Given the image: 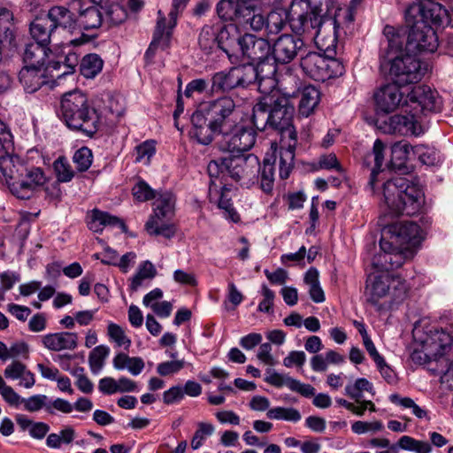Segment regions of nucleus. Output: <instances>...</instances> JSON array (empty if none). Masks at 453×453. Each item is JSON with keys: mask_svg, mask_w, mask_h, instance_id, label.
Wrapping results in <instances>:
<instances>
[{"mask_svg": "<svg viewBox=\"0 0 453 453\" xmlns=\"http://www.w3.org/2000/svg\"><path fill=\"white\" fill-rule=\"evenodd\" d=\"M19 280L20 274L17 272L5 271L0 273V301L4 300L5 292L12 289Z\"/></svg>", "mask_w": 453, "mask_h": 453, "instance_id": "obj_58", "label": "nucleus"}, {"mask_svg": "<svg viewBox=\"0 0 453 453\" xmlns=\"http://www.w3.org/2000/svg\"><path fill=\"white\" fill-rule=\"evenodd\" d=\"M157 21L156 28L153 34L152 42L150 44L146 54L153 52L158 46H161L163 50L166 49L170 43V38L172 35L171 19L166 27V19L161 10L157 12Z\"/></svg>", "mask_w": 453, "mask_h": 453, "instance_id": "obj_29", "label": "nucleus"}, {"mask_svg": "<svg viewBox=\"0 0 453 453\" xmlns=\"http://www.w3.org/2000/svg\"><path fill=\"white\" fill-rule=\"evenodd\" d=\"M389 64V75L395 83L408 85L419 81L428 70V65L423 63L415 54L406 51L387 60Z\"/></svg>", "mask_w": 453, "mask_h": 453, "instance_id": "obj_8", "label": "nucleus"}, {"mask_svg": "<svg viewBox=\"0 0 453 453\" xmlns=\"http://www.w3.org/2000/svg\"><path fill=\"white\" fill-rule=\"evenodd\" d=\"M48 397L45 395H35L30 396L28 399L24 400L25 409L28 411L34 412L41 410L42 407L50 414H54L51 406L46 403Z\"/></svg>", "mask_w": 453, "mask_h": 453, "instance_id": "obj_60", "label": "nucleus"}, {"mask_svg": "<svg viewBox=\"0 0 453 453\" xmlns=\"http://www.w3.org/2000/svg\"><path fill=\"white\" fill-rule=\"evenodd\" d=\"M303 45V39H296L291 35H280L272 46L271 61L273 63L271 73L273 74L276 72V67L273 64L284 65L290 63Z\"/></svg>", "mask_w": 453, "mask_h": 453, "instance_id": "obj_17", "label": "nucleus"}, {"mask_svg": "<svg viewBox=\"0 0 453 453\" xmlns=\"http://www.w3.org/2000/svg\"><path fill=\"white\" fill-rule=\"evenodd\" d=\"M165 219H157L150 218L146 225V230L150 234L162 235L167 239L173 237L175 234L174 226L172 224H165Z\"/></svg>", "mask_w": 453, "mask_h": 453, "instance_id": "obj_48", "label": "nucleus"}, {"mask_svg": "<svg viewBox=\"0 0 453 453\" xmlns=\"http://www.w3.org/2000/svg\"><path fill=\"white\" fill-rule=\"evenodd\" d=\"M275 163L276 159L271 162L270 159L265 158L263 165H260V186L262 190L267 194L271 193L273 189Z\"/></svg>", "mask_w": 453, "mask_h": 453, "instance_id": "obj_44", "label": "nucleus"}, {"mask_svg": "<svg viewBox=\"0 0 453 453\" xmlns=\"http://www.w3.org/2000/svg\"><path fill=\"white\" fill-rule=\"evenodd\" d=\"M50 51L49 47L38 42L27 43L22 53L23 62L28 66H42Z\"/></svg>", "mask_w": 453, "mask_h": 453, "instance_id": "obj_37", "label": "nucleus"}, {"mask_svg": "<svg viewBox=\"0 0 453 453\" xmlns=\"http://www.w3.org/2000/svg\"><path fill=\"white\" fill-rule=\"evenodd\" d=\"M14 27L12 12L5 7H0V41L12 44Z\"/></svg>", "mask_w": 453, "mask_h": 453, "instance_id": "obj_41", "label": "nucleus"}, {"mask_svg": "<svg viewBox=\"0 0 453 453\" xmlns=\"http://www.w3.org/2000/svg\"><path fill=\"white\" fill-rule=\"evenodd\" d=\"M64 53L65 57L63 61H50L48 63L49 69H50L51 72L62 70L60 73L55 75L50 74L51 79H60L63 76L72 74L75 72L76 67L80 65L81 61L78 53L72 51L71 49H68V51Z\"/></svg>", "mask_w": 453, "mask_h": 453, "instance_id": "obj_34", "label": "nucleus"}, {"mask_svg": "<svg viewBox=\"0 0 453 453\" xmlns=\"http://www.w3.org/2000/svg\"><path fill=\"white\" fill-rule=\"evenodd\" d=\"M287 22L297 35L308 33L311 27V1L293 0L288 12L282 9L270 12L266 16L267 34L277 35Z\"/></svg>", "mask_w": 453, "mask_h": 453, "instance_id": "obj_5", "label": "nucleus"}, {"mask_svg": "<svg viewBox=\"0 0 453 453\" xmlns=\"http://www.w3.org/2000/svg\"><path fill=\"white\" fill-rule=\"evenodd\" d=\"M375 365L388 384L395 386L398 383L399 378L396 372L386 362L384 357L381 362H376Z\"/></svg>", "mask_w": 453, "mask_h": 453, "instance_id": "obj_63", "label": "nucleus"}, {"mask_svg": "<svg viewBox=\"0 0 453 453\" xmlns=\"http://www.w3.org/2000/svg\"><path fill=\"white\" fill-rule=\"evenodd\" d=\"M54 171L57 176V182H69L74 176V171L64 156L58 157L53 163Z\"/></svg>", "mask_w": 453, "mask_h": 453, "instance_id": "obj_50", "label": "nucleus"}, {"mask_svg": "<svg viewBox=\"0 0 453 453\" xmlns=\"http://www.w3.org/2000/svg\"><path fill=\"white\" fill-rule=\"evenodd\" d=\"M46 182L44 172L40 167L27 168L18 180L17 184H12V194L19 198H28L29 193L37 187L42 186Z\"/></svg>", "mask_w": 453, "mask_h": 453, "instance_id": "obj_21", "label": "nucleus"}, {"mask_svg": "<svg viewBox=\"0 0 453 453\" xmlns=\"http://www.w3.org/2000/svg\"><path fill=\"white\" fill-rule=\"evenodd\" d=\"M294 105L284 96L267 95L253 107L252 124L258 131H276L280 136L279 175L281 180L289 177L296 154L310 150L311 134L304 128L298 138L293 125Z\"/></svg>", "mask_w": 453, "mask_h": 453, "instance_id": "obj_1", "label": "nucleus"}, {"mask_svg": "<svg viewBox=\"0 0 453 453\" xmlns=\"http://www.w3.org/2000/svg\"><path fill=\"white\" fill-rule=\"evenodd\" d=\"M26 171V165L20 158L10 153L0 155V172L12 192V184H17Z\"/></svg>", "mask_w": 453, "mask_h": 453, "instance_id": "obj_24", "label": "nucleus"}, {"mask_svg": "<svg viewBox=\"0 0 453 453\" xmlns=\"http://www.w3.org/2000/svg\"><path fill=\"white\" fill-rule=\"evenodd\" d=\"M77 27L81 30H93L104 24V16L101 5H91L79 12L77 16Z\"/></svg>", "mask_w": 453, "mask_h": 453, "instance_id": "obj_30", "label": "nucleus"}, {"mask_svg": "<svg viewBox=\"0 0 453 453\" xmlns=\"http://www.w3.org/2000/svg\"><path fill=\"white\" fill-rule=\"evenodd\" d=\"M245 7L247 5H242L238 0H220L216 6V12L222 20L240 23Z\"/></svg>", "mask_w": 453, "mask_h": 453, "instance_id": "obj_36", "label": "nucleus"}, {"mask_svg": "<svg viewBox=\"0 0 453 453\" xmlns=\"http://www.w3.org/2000/svg\"><path fill=\"white\" fill-rule=\"evenodd\" d=\"M257 129L253 127L238 125L233 130L222 134V149L229 152L243 153L250 150L256 142Z\"/></svg>", "mask_w": 453, "mask_h": 453, "instance_id": "obj_15", "label": "nucleus"}, {"mask_svg": "<svg viewBox=\"0 0 453 453\" xmlns=\"http://www.w3.org/2000/svg\"><path fill=\"white\" fill-rule=\"evenodd\" d=\"M389 401L403 409H411V412L418 418L428 419V414L426 410L415 403L410 397H402L399 394H391L388 397Z\"/></svg>", "mask_w": 453, "mask_h": 453, "instance_id": "obj_47", "label": "nucleus"}, {"mask_svg": "<svg viewBox=\"0 0 453 453\" xmlns=\"http://www.w3.org/2000/svg\"><path fill=\"white\" fill-rule=\"evenodd\" d=\"M218 49L226 53L231 63L237 61L244 34L233 23H218Z\"/></svg>", "mask_w": 453, "mask_h": 453, "instance_id": "obj_16", "label": "nucleus"}, {"mask_svg": "<svg viewBox=\"0 0 453 453\" xmlns=\"http://www.w3.org/2000/svg\"><path fill=\"white\" fill-rule=\"evenodd\" d=\"M109 352L110 349L107 346L99 345L89 353L88 363L93 372L96 373L103 368Z\"/></svg>", "mask_w": 453, "mask_h": 453, "instance_id": "obj_52", "label": "nucleus"}, {"mask_svg": "<svg viewBox=\"0 0 453 453\" xmlns=\"http://www.w3.org/2000/svg\"><path fill=\"white\" fill-rule=\"evenodd\" d=\"M383 35L386 41L383 58L386 60L406 52V41L404 34L401 30L393 26L387 25L383 29Z\"/></svg>", "mask_w": 453, "mask_h": 453, "instance_id": "obj_25", "label": "nucleus"}, {"mask_svg": "<svg viewBox=\"0 0 453 453\" xmlns=\"http://www.w3.org/2000/svg\"><path fill=\"white\" fill-rule=\"evenodd\" d=\"M391 280L390 273L371 274L367 277L365 296L366 302L379 312L387 310L384 299L389 296Z\"/></svg>", "mask_w": 453, "mask_h": 453, "instance_id": "obj_14", "label": "nucleus"}, {"mask_svg": "<svg viewBox=\"0 0 453 453\" xmlns=\"http://www.w3.org/2000/svg\"><path fill=\"white\" fill-rule=\"evenodd\" d=\"M108 335L119 347L125 345V348L128 349L131 345V340L126 336L124 330L117 324H109Z\"/></svg>", "mask_w": 453, "mask_h": 453, "instance_id": "obj_64", "label": "nucleus"}, {"mask_svg": "<svg viewBox=\"0 0 453 453\" xmlns=\"http://www.w3.org/2000/svg\"><path fill=\"white\" fill-rule=\"evenodd\" d=\"M334 0H313V21L319 19V24L331 19L334 9Z\"/></svg>", "mask_w": 453, "mask_h": 453, "instance_id": "obj_54", "label": "nucleus"}, {"mask_svg": "<svg viewBox=\"0 0 453 453\" xmlns=\"http://www.w3.org/2000/svg\"><path fill=\"white\" fill-rule=\"evenodd\" d=\"M230 188L226 185L220 188V193L219 194V186L217 183L211 182L209 186V199L210 201L216 202L219 209L232 204L231 197L229 196Z\"/></svg>", "mask_w": 453, "mask_h": 453, "instance_id": "obj_51", "label": "nucleus"}, {"mask_svg": "<svg viewBox=\"0 0 453 453\" xmlns=\"http://www.w3.org/2000/svg\"><path fill=\"white\" fill-rule=\"evenodd\" d=\"M259 78L258 69L255 65H240L227 71H220L211 78L210 95L227 93L234 88H248Z\"/></svg>", "mask_w": 453, "mask_h": 453, "instance_id": "obj_7", "label": "nucleus"}, {"mask_svg": "<svg viewBox=\"0 0 453 453\" xmlns=\"http://www.w3.org/2000/svg\"><path fill=\"white\" fill-rule=\"evenodd\" d=\"M432 340L437 345V352L440 355H443L453 342V337L443 329L435 330Z\"/></svg>", "mask_w": 453, "mask_h": 453, "instance_id": "obj_62", "label": "nucleus"}, {"mask_svg": "<svg viewBox=\"0 0 453 453\" xmlns=\"http://www.w3.org/2000/svg\"><path fill=\"white\" fill-rule=\"evenodd\" d=\"M405 19L408 24L422 22L426 26L440 27L447 16V10L440 4L432 0L413 3L405 11Z\"/></svg>", "mask_w": 453, "mask_h": 453, "instance_id": "obj_12", "label": "nucleus"}, {"mask_svg": "<svg viewBox=\"0 0 453 453\" xmlns=\"http://www.w3.org/2000/svg\"><path fill=\"white\" fill-rule=\"evenodd\" d=\"M380 207L392 217L414 216L424 204V192L416 179L395 176L381 187Z\"/></svg>", "mask_w": 453, "mask_h": 453, "instance_id": "obj_3", "label": "nucleus"}, {"mask_svg": "<svg viewBox=\"0 0 453 453\" xmlns=\"http://www.w3.org/2000/svg\"><path fill=\"white\" fill-rule=\"evenodd\" d=\"M237 109L228 96L202 103L191 116L190 137L202 145L211 144L217 135L235 127Z\"/></svg>", "mask_w": 453, "mask_h": 453, "instance_id": "obj_2", "label": "nucleus"}, {"mask_svg": "<svg viewBox=\"0 0 453 453\" xmlns=\"http://www.w3.org/2000/svg\"><path fill=\"white\" fill-rule=\"evenodd\" d=\"M291 98L296 101V120H306L303 125V129L310 132V126L311 124V84L301 83L291 95Z\"/></svg>", "mask_w": 453, "mask_h": 453, "instance_id": "obj_23", "label": "nucleus"}, {"mask_svg": "<svg viewBox=\"0 0 453 453\" xmlns=\"http://www.w3.org/2000/svg\"><path fill=\"white\" fill-rule=\"evenodd\" d=\"M73 161L76 165V169L78 172H86L92 165V150L86 146L80 148L75 151L73 157Z\"/></svg>", "mask_w": 453, "mask_h": 453, "instance_id": "obj_53", "label": "nucleus"}, {"mask_svg": "<svg viewBox=\"0 0 453 453\" xmlns=\"http://www.w3.org/2000/svg\"><path fill=\"white\" fill-rule=\"evenodd\" d=\"M240 23L250 24L255 31H259L263 27L266 29V17L258 12L255 5H247L244 8V13Z\"/></svg>", "mask_w": 453, "mask_h": 453, "instance_id": "obj_46", "label": "nucleus"}, {"mask_svg": "<svg viewBox=\"0 0 453 453\" xmlns=\"http://www.w3.org/2000/svg\"><path fill=\"white\" fill-rule=\"evenodd\" d=\"M104 61L97 54L84 56L80 63L79 69L82 76L88 79L96 77L103 69Z\"/></svg>", "mask_w": 453, "mask_h": 453, "instance_id": "obj_40", "label": "nucleus"}, {"mask_svg": "<svg viewBox=\"0 0 453 453\" xmlns=\"http://www.w3.org/2000/svg\"><path fill=\"white\" fill-rule=\"evenodd\" d=\"M242 42L240 57L250 60L252 62L251 65L257 63L255 68L258 69V81L260 82L264 79L261 76L263 65L265 62L271 61L272 45L268 40L249 33H244V38H242Z\"/></svg>", "mask_w": 453, "mask_h": 453, "instance_id": "obj_13", "label": "nucleus"}, {"mask_svg": "<svg viewBox=\"0 0 453 453\" xmlns=\"http://www.w3.org/2000/svg\"><path fill=\"white\" fill-rule=\"evenodd\" d=\"M409 26L411 28L406 39V51L417 56L421 53H433L438 49V36L431 26L416 20Z\"/></svg>", "mask_w": 453, "mask_h": 453, "instance_id": "obj_11", "label": "nucleus"}, {"mask_svg": "<svg viewBox=\"0 0 453 453\" xmlns=\"http://www.w3.org/2000/svg\"><path fill=\"white\" fill-rule=\"evenodd\" d=\"M50 19L53 27H62L70 31L77 27V17L65 6L56 5L51 7L46 15Z\"/></svg>", "mask_w": 453, "mask_h": 453, "instance_id": "obj_31", "label": "nucleus"}, {"mask_svg": "<svg viewBox=\"0 0 453 453\" xmlns=\"http://www.w3.org/2000/svg\"><path fill=\"white\" fill-rule=\"evenodd\" d=\"M104 16V23L108 27L118 26L124 22L127 17V11L119 4L111 3L104 6L101 5Z\"/></svg>", "mask_w": 453, "mask_h": 453, "instance_id": "obj_43", "label": "nucleus"}, {"mask_svg": "<svg viewBox=\"0 0 453 453\" xmlns=\"http://www.w3.org/2000/svg\"><path fill=\"white\" fill-rule=\"evenodd\" d=\"M442 101L438 92L427 85L413 87L404 101V107L411 109L420 119L428 113L440 111Z\"/></svg>", "mask_w": 453, "mask_h": 453, "instance_id": "obj_9", "label": "nucleus"}, {"mask_svg": "<svg viewBox=\"0 0 453 453\" xmlns=\"http://www.w3.org/2000/svg\"><path fill=\"white\" fill-rule=\"evenodd\" d=\"M106 226H119L123 233L127 232V226L121 219L98 209L92 210L90 220L88 222V228L95 233H101Z\"/></svg>", "mask_w": 453, "mask_h": 453, "instance_id": "obj_28", "label": "nucleus"}, {"mask_svg": "<svg viewBox=\"0 0 453 453\" xmlns=\"http://www.w3.org/2000/svg\"><path fill=\"white\" fill-rule=\"evenodd\" d=\"M225 167H227V178L235 182L248 184L257 179L260 162L258 157L252 153H237L226 156Z\"/></svg>", "mask_w": 453, "mask_h": 453, "instance_id": "obj_10", "label": "nucleus"}, {"mask_svg": "<svg viewBox=\"0 0 453 453\" xmlns=\"http://www.w3.org/2000/svg\"><path fill=\"white\" fill-rule=\"evenodd\" d=\"M384 150L385 145L381 140L376 139L372 150L366 156L365 161L368 162L370 157H373L374 166L372 169L370 179L368 181V188L372 193H375V186L377 182V176L382 171V165L384 162Z\"/></svg>", "mask_w": 453, "mask_h": 453, "instance_id": "obj_38", "label": "nucleus"}, {"mask_svg": "<svg viewBox=\"0 0 453 453\" xmlns=\"http://www.w3.org/2000/svg\"><path fill=\"white\" fill-rule=\"evenodd\" d=\"M402 86L392 81L377 89L374 101L379 112L390 113L398 108L403 100Z\"/></svg>", "mask_w": 453, "mask_h": 453, "instance_id": "obj_19", "label": "nucleus"}, {"mask_svg": "<svg viewBox=\"0 0 453 453\" xmlns=\"http://www.w3.org/2000/svg\"><path fill=\"white\" fill-rule=\"evenodd\" d=\"M60 117L66 127L93 137L100 127V114L81 91L65 93L60 104Z\"/></svg>", "mask_w": 453, "mask_h": 453, "instance_id": "obj_4", "label": "nucleus"}, {"mask_svg": "<svg viewBox=\"0 0 453 453\" xmlns=\"http://www.w3.org/2000/svg\"><path fill=\"white\" fill-rule=\"evenodd\" d=\"M49 72L51 71L48 65L45 68L25 65L19 73V81L27 93L32 94L51 81Z\"/></svg>", "mask_w": 453, "mask_h": 453, "instance_id": "obj_20", "label": "nucleus"}, {"mask_svg": "<svg viewBox=\"0 0 453 453\" xmlns=\"http://www.w3.org/2000/svg\"><path fill=\"white\" fill-rule=\"evenodd\" d=\"M413 147L405 141L395 142L391 147L389 168L401 174L409 173L410 167L407 165V161L412 155Z\"/></svg>", "mask_w": 453, "mask_h": 453, "instance_id": "obj_26", "label": "nucleus"}, {"mask_svg": "<svg viewBox=\"0 0 453 453\" xmlns=\"http://www.w3.org/2000/svg\"><path fill=\"white\" fill-rule=\"evenodd\" d=\"M29 30L35 42L49 47L55 28L47 16L36 18L30 24Z\"/></svg>", "mask_w": 453, "mask_h": 453, "instance_id": "obj_33", "label": "nucleus"}, {"mask_svg": "<svg viewBox=\"0 0 453 453\" xmlns=\"http://www.w3.org/2000/svg\"><path fill=\"white\" fill-rule=\"evenodd\" d=\"M392 238L399 245L416 247L423 240V230L411 221L401 222L391 226Z\"/></svg>", "mask_w": 453, "mask_h": 453, "instance_id": "obj_22", "label": "nucleus"}, {"mask_svg": "<svg viewBox=\"0 0 453 453\" xmlns=\"http://www.w3.org/2000/svg\"><path fill=\"white\" fill-rule=\"evenodd\" d=\"M42 344L52 351L74 349L78 345V334L72 332H60L48 334L42 337Z\"/></svg>", "mask_w": 453, "mask_h": 453, "instance_id": "obj_27", "label": "nucleus"}, {"mask_svg": "<svg viewBox=\"0 0 453 453\" xmlns=\"http://www.w3.org/2000/svg\"><path fill=\"white\" fill-rule=\"evenodd\" d=\"M380 250L372 257V266L381 273H389L391 265L389 260L392 259L388 255V248H391V243L383 238L380 241Z\"/></svg>", "mask_w": 453, "mask_h": 453, "instance_id": "obj_45", "label": "nucleus"}, {"mask_svg": "<svg viewBox=\"0 0 453 453\" xmlns=\"http://www.w3.org/2000/svg\"><path fill=\"white\" fill-rule=\"evenodd\" d=\"M218 23L205 24L201 28L197 43L199 49L205 54L211 55L218 49Z\"/></svg>", "mask_w": 453, "mask_h": 453, "instance_id": "obj_35", "label": "nucleus"}, {"mask_svg": "<svg viewBox=\"0 0 453 453\" xmlns=\"http://www.w3.org/2000/svg\"><path fill=\"white\" fill-rule=\"evenodd\" d=\"M226 162V156L219 157L218 159L211 160L207 167L209 176L211 182L216 183L215 180L221 178L225 180L227 179V167H225Z\"/></svg>", "mask_w": 453, "mask_h": 453, "instance_id": "obj_55", "label": "nucleus"}, {"mask_svg": "<svg viewBox=\"0 0 453 453\" xmlns=\"http://www.w3.org/2000/svg\"><path fill=\"white\" fill-rule=\"evenodd\" d=\"M214 433V426L211 423L199 422L197 425V429L195 432L193 438L191 440V448L193 449H199L203 440L211 435Z\"/></svg>", "mask_w": 453, "mask_h": 453, "instance_id": "obj_57", "label": "nucleus"}, {"mask_svg": "<svg viewBox=\"0 0 453 453\" xmlns=\"http://www.w3.org/2000/svg\"><path fill=\"white\" fill-rule=\"evenodd\" d=\"M157 274L154 265L150 261L142 262L138 268L137 273L133 276L130 283V289L136 291L142 285V280L146 279H153Z\"/></svg>", "mask_w": 453, "mask_h": 453, "instance_id": "obj_49", "label": "nucleus"}, {"mask_svg": "<svg viewBox=\"0 0 453 453\" xmlns=\"http://www.w3.org/2000/svg\"><path fill=\"white\" fill-rule=\"evenodd\" d=\"M412 155L427 166H436L441 162L440 152L436 149L423 144L414 146Z\"/></svg>", "mask_w": 453, "mask_h": 453, "instance_id": "obj_42", "label": "nucleus"}, {"mask_svg": "<svg viewBox=\"0 0 453 453\" xmlns=\"http://www.w3.org/2000/svg\"><path fill=\"white\" fill-rule=\"evenodd\" d=\"M318 169H334L339 173H344L343 167L338 161L336 155L334 153L322 155L318 161V166H315V165L313 164V171Z\"/></svg>", "mask_w": 453, "mask_h": 453, "instance_id": "obj_59", "label": "nucleus"}, {"mask_svg": "<svg viewBox=\"0 0 453 453\" xmlns=\"http://www.w3.org/2000/svg\"><path fill=\"white\" fill-rule=\"evenodd\" d=\"M133 196L139 202H145L156 197L157 191L152 189L149 184L141 180L132 188Z\"/></svg>", "mask_w": 453, "mask_h": 453, "instance_id": "obj_61", "label": "nucleus"}, {"mask_svg": "<svg viewBox=\"0 0 453 453\" xmlns=\"http://www.w3.org/2000/svg\"><path fill=\"white\" fill-rule=\"evenodd\" d=\"M390 285V301L387 303V309L394 304H399L404 301L410 289V286L407 281L398 275L392 274Z\"/></svg>", "mask_w": 453, "mask_h": 453, "instance_id": "obj_39", "label": "nucleus"}, {"mask_svg": "<svg viewBox=\"0 0 453 453\" xmlns=\"http://www.w3.org/2000/svg\"><path fill=\"white\" fill-rule=\"evenodd\" d=\"M316 51L313 50V80L325 81L343 74L345 69L342 63L336 58V38L331 36L328 43H320L319 35L313 38Z\"/></svg>", "mask_w": 453, "mask_h": 453, "instance_id": "obj_6", "label": "nucleus"}, {"mask_svg": "<svg viewBox=\"0 0 453 453\" xmlns=\"http://www.w3.org/2000/svg\"><path fill=\"white\" fill-rule=\"evenodd\" d=\"M266 416L270 419H283L293 422H296L301 418L299 411L296 409L283 407L270 409Z\"/></svg>", "mask_w": 453, "mask_h": 453, "instance_id": "obj_56", "label": "nucleus"}, {"mask_svg": "<svg viewBox=\"0 0 453 453\" xmlns=\"http://www.w3.org/2000/svg\"><path fill=\"white\" fill-rule=\"evenodd\" d=\"M405 111H409L407 115L395 114L388 118L385 122L384 131L389 134H399L401 135H419L424 133L421 125V119L411 109L406 108Z\"/></svg>", "mask_w": 453, "mask_h": 453, "instance_id": "obj_18", "label": "nucleus"}, {"mask_svg": "<svg viewBox=\"0 0 453 453\" xmlns=\"http://www.w3.org/2000/svg\"><path fill=\"white\" fill-rule=\"evenodd\" d=\"M155 198L154 215L150 218L169 220L174 213L175 196L171 191H160Z\"/></svg>", "mask_w": 453, "mask_h": 453, "instance_id": "obj_32", "label": "nucleus"}]
</instances>
